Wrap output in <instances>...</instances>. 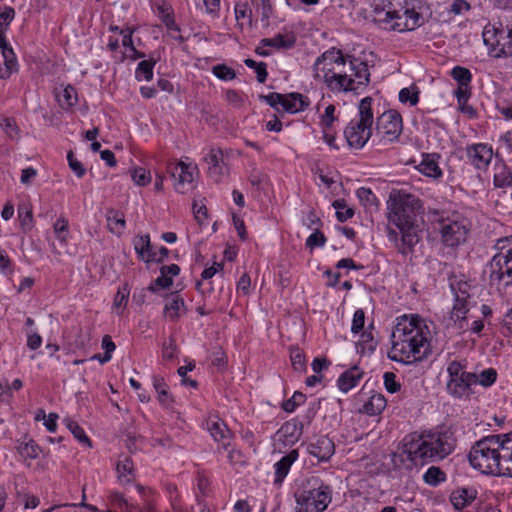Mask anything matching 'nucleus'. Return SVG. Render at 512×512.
<instances>
[{"instance_id": "obj_1", "label": "nucleus", "mask_w": 512, "mask_h": 512, "mask_svg": "<svg viewBox=\"0 0 512 512\" xmlns=\"http://www.w3.org/2000/svg\"><path fill=\"white\" fill-rule=\"evenodd\" d=\"M314 78L323 81L333 92L363 91L370 83L368 65L356 58L344 56L331 48L321 54L313 65Z\"/></svg>"}, {"instance_id": "obj_2", "label": "nucleus", "mask_w": 512, "mask_h": 512, "mask_svg": "<svg viewBox=\"0 0 512 512\" xmlns=\"http://www.w3.org/2000/svg\"><path fill=\"white\" fill-rule=\"evenodd\" d=\"M424 211L419 197L403 190H392L387 200L386 228L388 239L394 242L398 251L408 254L419 242L416 217Z\"/></svg>"}, {"instance_id": "obj_3", "label": "nucleus", "mask_w": 512, "mask_h": 512, "mask_svg": "<svg viewBox=\"0 0 512 512\" xmlns=\"http://www.w3.org/2000/svg\"><path fill=\"white\" fill-rule=\"evenodd\" d=\"M431 331L419 315H403L397 318L392 332L389 358L396 362L412 364L422 361L431 353Z\"/></svg>"}, {"instance_id": "obj_4", "label": "nucleus", "mask_w": 512, "mask_h": 512, "mask_svg": "<svg viewBox=\"0 0 512 512\" xmlns=\"http://www.w3.org/2000/svg\"><path fill=\"white\" fill-rule=\"evenodd\" d=\"M406 449L421 464L438 462L450 455L455 448L453 434L446 430H428L408 434Z\"/></svg>"}, {"instance_id": "obj_5", "label": "nucleus", "mask_w": 512, "mask_h": 512, "mask_svg": "<svg viewBox=\"0 0 512 512\" xmlns=\"http://www.w3.org/2000/svg\"><path fill=\"white\" fill-rule=\"evenodd\" d=\"M296 512H323L332 501V489L319 477H310L296 492Z\"/></svg>"}, {"instance_id": "obj_6", "label": "nucleus", "mask_w": 512, "mask_h": 512, "mask_svg": "<svg viewBox=\"0 0 512 512\" xmlns=\"http://www.w3.org/2000/svg\"><path fill=\"white\" fill-rule=\"evenodd\" d=\"M371 97L363 98L358 105V113L344 130L348 145L354 149L363 148L373 134L374 115Z\"/></svg>"}, {"instance_id": "obj_7", "label": "nucleus", "mask_w": 512, "mask_h": 512, "mask_svg": "<svg viewBox=\"0 0 512 512\" xmlns=\"http://www.w3.org/2000/svg\"><path fill=\"white\" fill-rule=\"evenodd\" d=\"M499 447L498 436L490 435L478 440L468 454L469 463L483 474L500 476L501 468L497 460Z\"/></svg>"}, {"instance_id": "obj_8", "label": "nucleus", "mask_w": 512, "mask_h": 512, "mask_svg": "<svg viewBox=\"0 0 512 512\" xmlns=\"http://www.w3.org/2000/svg\"><path fill=\"white\" fill-rule=\"evenodd\" d=\"M432 213L438 216L435 220L439 223V232L443 245L454 248L466 242L471 228V223L466 217L459 212L446 214L434 210Z\"/></svg>"}, {"instance_id": "obj_9", "label": "nucleus", "mask_w": 512, "mask_h": 512, "mask_svg": "<svg viewBox=\"0 0 512 512\" xmlns=\"http://www.w3.org/2000/svg\"><path fill=\"white\" fill-rule=\"evenodd\" d=\"M498 252L490 262L489 279L492 283L512 284V236L499 239L496 243Z\"/></svg>"}, {"instance_id": "obj_10", "label": "nucleus", "mask_w": 512, "mask_h": 512, "mask_svg": "<svg viewBox=\"0 0 512 512\" xmlns=\"http://www.w3.org/2000/svg\"><path fill=\"white\" fill-rule=\"evenodd\" d=\"M447 373V392L455 398L469 396L470 388L475 384V373L467 372L465 366L458 361L448 364Z\"/></svg>"}, {"instance_id": "obj_11", "label": "nucleus", "mask_w": 512, "mask_h": 512, "mask_svg": "<svg viewBox=\"0 0 512 512\" xmlns=\"http://www.w3.org/2000/svg\"><path fill=\"white\" fill-rule=\"evenodd\" d=\"M402 129V117L396 110L385 111L377 119L376 135L383 144L397 140Z\"/></svg>"}, {"instance_id": "obj_12", "label": "nucleus", "mask_w": 512, "mask_h": 512, "mask_svg": "<svg viewBox=\"0 0 512 512\" xmlns=\"http://www.w3.org/2000/svg\"><path fill=\"white\" fill-rule=\"evenodd\" d=\"M167 172L177 181L176 189L184 192L185 186L193 182L195 174L198 173V168L195 164L185 163L184 161L169 162Z\"/></svg>"}, {"instance_id": "obj_13", "label": "nucleus", "mask_w": 512, "mask_h": 512, "mask_svg": "<svg viewBox=\"0 0 512 512\" xmlns=\"http://www.w3.org/2000/svg\"><path fill=\"white\" fill-rule=\"evenodd\" d=\"M385 21H395L391 26L394 30H414L416 27L420 26L421 15L414 9L388 11L385 16Z\"/></svg>"}, {"instance_id": "obj_14", "label": "nucleus", "mask_w": 512, "mask_h": 512, "mask_svg": "<svg viewBox=\"0 0 512 512\" xmlns=\"http://www.w3.org/2000/svg\"><path fill=\"white\" fill-rule=\"evenodd\" d=\"M499 448L497 457L499 468H501L500 476H512V431L507 434H498Z\"/></svg>"}, {"instance_id": "obj_15", "label": "nucleus", "mask_w": 512, "mask_h": 512, "mask_svg": "<svg viewBox=\"0 0 512 512\" xmlns=\"http://www.w3.org/2000/svg\"><path fill=\"white\" fill-rule=\"evenodd\" d=\"M409 436L406 435L400 442L397 451L390 454L391 464L394 470H412L419 462L418 458L409 455L406 444L409 442Z\"/></svg>"}, {"instance_id": "obj_16", "label": "nucleus", "mask_w": 512, "mask_h": 512, "mask_svg": "<svg viewBox=\"0 0 512 512\" xmlns=\"http://www.w3.org/2000/svg\"><path fill=\"white\" fill-rule=\"evenodd\" d=\"M467 157L477 169H486L493 158V150L487 144H473L467 147Z\"/></svg>"}, {"instance_id": "obj_17", "label": "nucleus", "mask_w": 512, "mask_h": 512, "mask_svg": "<svg viewBox=\"0 0 512 512\" xmlns=\"http://www.w3.org/2000/svg\"><path fill=\"white\" fill-rule=\"evenodd\" d=\"M307 450L310 455L319 461H327L335 452L333 441L327 436H320L315 441L309 443Z\"/></svg>"}, {"instance_id": "obj_18", "label": "nucleus", "mask_w": 512, "mask_h": 512, "mask_svg": "<svg viewBox=\"0 0 512 512\" xmlns=\"http://www.w3.org/2000/svg\"><path fill=\"white\" fill-rule=\"evenodd\" d=\"M180 273V267L177 264L162 266L160 276L155 279L148 287L151 292H156L158 288H169L173 284L172 278Z\"/></svg>"}, {"instance_id": "obj_19", "label": "nucleus", "mask_w": 512, "mask_h": 512, "mask_svg": "<svg viewBox=\"0 0 512 512\" xmlns=\"http://www.w3.org/2000/svg\"><path fill=\"white\" fill-rule=\"evenodd\" d=\"M483 41L484 44L488 47L491 53L495 57H499L497 55V51L500 47H502L504 41H505V35L504 31H500L495 27L486 26L483 31Z\"/></svg>"}, {"instance_id": "obj_20", "label": "nucleus", "mask_w": 512, "mask_h": 512, "mask_svg": "<svg viewBox=\"0 0 512 512\" xmlns=\"http://www.w3.org/2000/svg\"><path fill=\"white\" fill-rule=\"evenodd\" d=\"M309 104V98L300 93L284 95V100L281 102L283 110L289 113L304 111L309 106Z\"/></svg>"}, {"instance_id": "obj_21", "label": "nucleus", "mask_w": 512, "mask_h": 512, "mask_svg": "<svg viewBox=\"0 0 512 512\" xmlns=\"http://www.w3.org/2000/svg\"><path fill=\"white\" fill-rule=\"evenodd\" d=\"M450 288L453 293L454 298L458 299L460 302H468L474 304L472 286L469 282L454 278L450 282Z\"/></svg>"}, {"instance_id": "obj_22", "label": "nucleus", "mask_w": 512, "mask_h": 512, "mask_svg": "<svg viewBox=\"0 0 512 512\" xmlns=\"http://www.w3.org/2000/svg\"><path fill=\"white\" fill-rule=\"evenodd\" d=\"M361 378L362 372L357 366H354L340 375L337 385L342 392L347 393L357 386Z\"/></svg>"}, {"instance_id": "obj_23", "label": "nucleus", "mask_w": 512, "mask_h": 512, "mask_svg": "<svg viewBox=\"0 0 512 512\" xmlns=\"http://www.w3.org/2000/svg\"><path fill=\"white\" fill-rule=\"evenodd\" d=\"M133 244L136 253L142 260L146 262H152L156 260V252L152 250L150 236L148 234L136 236L134 238Z\"/></svg>"}, {"instance_id": "obj_24", "label": "nucleus", "mask_w": 512, "mask_h": 512, "mask_svg": "<svg viewBox=\"0 0 512 512\" xmlns=\"http://www.w3.org/2000/svg\"><path fill=\"white\" fill-rule=\"evenodd\" d=\"M263 46H270L276 49H290L296 43V36L292 32L276 34L272 38H264L260 42Z\"/></svg>"}, {"instance_id": "obj_25", "label": "nucleus", "mask_w": 512, "mask_h": 512, "mask_svg": "<svg viewBox=\"0 0 512 512\" xmlns=\"http://www.w3.org/2000/svg\"><path fill=\"white\" fill-rule=\"evenodd\" d=\"M298 456V450H291L275 464L276 482H282V480L288 474L291 465L297 460Z\"/></svg>"}, {"instance_id": "obj_26", "label": "nucleus", "mask_w": 512, "mask_h": 512, "mask_svg": "<svg viewBox=\"0 0 512 512\" xmlns=\"http://www.w3.org/2000/svg\"><path fill=\"white\" fill-rule=\"evenodd\" d=\"M476 490L461 488L453 491L450 496L451 503L457 509H463L476 498Z\"/></svg>"}, {"instance_id": "obj_27", "label": "nucleus", "mask_w": 512, "mask_h": 512, "mask_svg": "<svg viewBox=\"0 0 512 512\" xmlns=\"http://www.w3.org/2000/svg\"><path fill=\"white\" fill-rule=\"evenodd\" d=\"M494 184L500 188L512 185V172L502 162L496 163L494 166Z\"/></svg>"}, {"instance_id": "obj_28", "label": "nucleus", "mask_w": 512, "mask_h": 512, "mask_svg": "<svg viewBox=\"0 0 512 512\" xmlns=\"http://www.w3.org/2000/svg\"><path fill=\"white\" fill-rule=\"evenodd\" d=\"M184 309V300L179 295L173 294L171 299L165 304L164 314L170 320H176Z\"/></svg>"}, {"instance_id": "obj_29", "label": "nucleus", "mask_w": 512, "mask_h": 512, "mask_svg": "<svg viewBox=\"0 0 512 512\" xmlns=\"http://www.w3.org/2000/svg\"><path fill=\"white\" fill-rule=\"evenodd\" d=\"M386 399L382 394H373L363 405L362 412L375 416L380 414L386 407Z\"/></svg>"}, {"instance_id": "obj_30", "label": "nucleus", "mask_w": 512, "mask_h": 512, "mask_svg": "<svg viewBox=\"0 0 512 512\" xmlns=\"http://www.w3.org/2000/svg\"><path fill=\"white\" fill-rule=\"evenodd\" d=\"M133 462L129 456H122L117 463V472L119 480L122 483L132 482L133 475Z\"/></svg>"}, {"instance_id": "obj_31", "label": "nucleus", "mask_w": 512, "mask_h": 512, "mask_svg": "<svg viewBox=\"0 0 512 512\" xmlns=\"http://www.w3.org/2000/svg\"><path fill=\"white\" fill-rule=\"evenodd\" d=\"M17 450L22 457L29 459H36L41 452V448L36 444V442L32 439H28L27 437H24L23 440L19 441Z\"/></svg>"}, {"instance_id": "obj_32", "label": "nucleus", "mask_w": 512, "mask_h": 512, "mask_svg": "<svg viewBox=\"0 0 512 512\" xmlns=\"http://www.w3.org/2000/svg\"><path fill=\"white\" fill-rule=\"evenodd\" d=\"M473 304L468 302H460L454 298V304L451 310V319L456 323L459 322V328H463V322L466 320V314Z\"/></svg>"}, {"instance_id": "obj_33", "label": "nucleus", "mask_w": 512, "mask_h": 512, "mask_svg": "<svg viewBox=\"0 0 512 512\" xmlns=\"http://www.w3.org/2000/svg\"><path fill=\"white\" fill-rule=\"evenodd\" d=\"M56 99L63 109H69L77 103V93L74 87L68 85L56 93Z\"/></svg>"}, {"instance_id": "obj_34", "label": "nucleus", "mask_w": 512, "mask_h": 512, "mask_svg": "<svg viewBox=\"0 0 512 512\" xmlns=\"http://www.w3.org/2000/svg\"><path fill=\"white\" fill-rule=\"evenodd\" d=\"M446 479V473L437 466H430L423 474V481L432 487L438 486L439 484L445 482Z\"/></svg>"}, {"instance_id": "obj_35", "label": "nucleus", "mask_w": 512, "mask_h": 512, "mask_svg": "<svg viewBox=\"0 0 512 512\" xmlns=\"http://www.w3.org/2000/svg\"><path fill=\"white\" fill-rule=\"evenodd\" d=\"M153 386H154L156 392L158 393L159 402L163 406L169 407L171 405V403L173 402V398L168 391V388H167L166 383L164 382V379L155 376L153 378Z\"/></svg>"}, {"instance_id": "obj_36", "label": "nucleus", "mask_w": 512, "mask_h": 512, "mask_svg": "<svg viewBox=\"0 0 512 512\" xmlns=\"http://www.w3.org/2000/svg\"><path fill=\"white\" fill-rule=\"evenodd\" d=\"M419 170L428 177L439 178L442 176V170L433 156L424 158L419 165Z\"/></svg>"}, {"instance_id": "obj_37", "label": "nucleus", "mask_w": 512, "mask_h": 512, "mask_svg": "<svg viewBox=\"0 0 512 512\" xmlns=\"http://www.w3.org/2000/svg\"><path fill=\"white\" fill-rule=\"evenodd\" d=\"M377 341L374 339L371 332H363L361 335V339L356 344V349L358 353L361 354H370L373 353L376 349Z\"/></svg>"}, {"instance_id": "obj_38", "label": "nucleus", "mask_w": 512, "mask_h": 512, "mask_svg": "<svg viewBox=\"0 0 512 512\" xmlns=\"http://www.w3.org/2000/svg\"><path fill=\"white\" fill-rule=\"evenodd\" d=\"M55 237L61 244L66 245L69 235V224L65 217H60L53 225Z\"/></svg>"}, {"instance_id": "obj_39", "label": "nucleus", "mask_w": 512, "mask_h": 512, "mask_svg": "<svg viewBox=\"0 0 512 512\" xmlns=\"http://www.w3.org/2000/svg\"><path fill=\"white\" fill-rule=\"evenodd\" d=\"M107 222L111 232L121 234L125 228V219L118 211H110L107 215Z\"/></svg>"}, {"instance_id": "obj_40", "label": "nucleus", "mask_w": 512, "mask_h": 512, "mask_svg": "<svg viewBox=\"0 0 512 512\" xmlns=\"http://www.w3.org/2000/svg\"><path fill=\"white\" fill-rule=\"evenodd\" d=\"M64 423H65L66 427L70 430V432L74 435V437L80 443L87 445L89 447L91 446L90 439L85 434L83 428H81L76 421H74L70 418H66V419H64Z\"/></svg>"}, {"instance_id": "obj_41", "label": "nucleus", "mask_w": 512, "mask_h": 512, "mask_svg": "<svg viewBox=\"0 0 512 512\" xmlns=\"http://www.w3.org/2000/svg\"><path fill=\"white\" fill-rule=\"evenodd\" d=\"M155 62L151 60H143L141 61L135 71L136 79L139 81L145 80L149 81L153 77V68Z\"/></svg>"}, {"instance_id": "obj_42", "label": "nucleus", "mask_w": 512, "mask_h": 512, "mask_svg": "<svg viewBox=\"0 0 512 512\" xmlns=\"http://www.w3.org/2000/svg\"><path fill=\"white\" fill-rule=\"evenodd\" d=\"M332 206L336 209V217L339 222H345L354 216V209L348 207L344 199H337Z\"/></svg>"}, {"instance_id": "obj_43", "label": "nucleus", "mask_w": 512, "mask_h": 512, "mask_svg": "<svg viewBox=\"0 0 512 512\" xmlns=\"http://www.w3.org/2000/svg\"><path fill=\"white\" fill-rule=\"evenodd\" d=\"M129 295L130 289L127 284L118 289L113 302V306L117 309L118 314H122V311L127 306Z\"/></svg>"}, {"instance_id": "obj_44", "label": "nucleus", "mask_w": 512, "mask_h": 512, "mask_svg": "<svg viewBox=\"0 0 512 512\" xmlns=\"http://www.w3.org/2000/svg\"><path fill=\"white\" fill-rule=\"evenodd\" d=\"M450 75L458 83V85H470L472 81V74L470 70L462 66H455L451 70Z\"/></svg>"}, {"instance_id": "obj_45", "label": "nucleus", "mask_w": 512, "mask_h": 512, "mask_svg": "<svg viewBox=\"0 0 512 512\" xmlns=\"http://www.w3.org/2000/svg\"><path fill=\"white\" fill-rule=\"evenodd\" d=\"M208 430L215 441H222L227 438L228 428L221 421H212L208 423Z\"/></svg>"}, {"instance_id": "obj_46", "label": "nucleus", "mask_w": 512, "mask_h": 512, "mask_svg": "<svg viewBox=\"0 0 512 512\" xmlns=\"http://www.w3.org/2000/svg\"><path fill=\"white\" fill-rule=\"evenodd\" d=\"M497 379V371L494 368L483 370L479 375L475 373V384L483 387L492 386Z\"/></svg>"}, {"instance_id": "obj_47", "label": "nucleus", "mask_w": 512, "mask_h": 512, "mask_svg": "<svg viewBox=\"0 0 512 512\" xmlns=\"http://www.w3.org/2000/svg\"><path fill=\"white\" fill-rule=\"evenodd\" d=\"M133 182L138 186H146L151 182V174L145 168L137 167L130 171Z\"/></svg>"}, {"instance_id": "obj_48", "label": "nucleus", "mask_w": 512, "mask_h": 512, "mask_svg": "<svg viewBox=\"0 0 512 512\" xmlns=\"http://www.w3.org/2000/svg\"><path fill=\"white\" fill-rule=\"evenodd\" d=\"M244 63L247 67L255 70V72L257 74V80L260 83H264L266 81V78L268 75L266 63L256 62L255 60L250 59V58L245 59Z\"/></svg>"}, {"instance_id": "obj_49", "label": "nucleus", "mask_w": 512, "mask_h": 512, "mask_svg": "<svg viewBox=\"0 0 512 512\" xmlns=\"http://www.w3.org/2000/svg\"><path fill=\"white\" fill-rule=\"evenodd\" d=\"M235 17L238 21V25H243L242 23H239V20L247 19L248 24L252 26V9L247 2H239L235 5Z\"/></svg>"}, {"instance_id": "obj_50", "label": "nucleus", "mask_w": 512, "mask_h": 512, "mask_svg": "<svg viewBox=\"0 0 512 512\" xmlns=\"http://www.w3.org/2000/svg\"><path fill=\"white\" fill-rule=\"evenodd\" d=\"M284 437H290V441H296L301 435V427L295 421L286 422L280 429Z\"/></svg>"}, {"instance_id": "obj_51", "label": "nucleus", "mask_w": 512, "mask_h": 512, "mask_svg": "<svg viewBox=\"0 0 512 512\" xmlns=\"http://www.w3.org/2000/svg\"><path fill=\"white\" fill-rule=\"evenodd\" d=\"M356 195L365 206L371 207L377 205V197L370 188L361 187L356 191Z\"/></svg>"}, {"instance_id": "obj_52", "label": "nucleus", "mask_w": 512, "mask_h": 512, "mask_svg": "<svg viewBox=\"0 0 512 512\" xmlns=\"http://www.w3.org/2000/svg\"><path fill=\"white\" fill-rule=\"evenodd\" d=\"M0 126L11 139L19 136V128L14 118L3 117L0 121Z\"/></svg>"}, {"instance_id": "obj_53", "label": "nucleus", "mask_w": 512, "mask_h": 512, "mask_svg": "<svg viewBox=\"0 0 512 512\" xmlns=\"http://www.w3.org/2000/svg\"><path fill=\"white\" fill-rule=\"evenodd\" d=\"M212 73L220 80L229 81L236 77L235 71L225 64H218L212 68Z\"/></svg>"}, {"instance_id": "obj_54", "label": "nucleus", "mask_w": 512, "mask_h": 512, "mask_svg": "<svg viewBox=\"0 0 512 512\" xmlns=\"http://www.w3.org/2000/svg\"><path fill=\"white\" fill-rule=\"evenodd\" d=\"M399 100L402 103H409L411 106H414L419 101L418 91L416 87L411 88H403L399 92Z\"/></svg>"}, {"instance_id": "obj_55", "label": "nucleus", "mask_w": 512, "mask_h": 512, "mask_svg": "<svg viewBox=\"0 0 512 512\" xmlns=\"http://www.w3.org/2000/svg\"><path fill=\"white\" fill-rule=\"evenodd\" d=\"M335 106L333 104H329L326 108L324 113L320 117V124L323 129H330L333 125V123L337 120V117L335 116Z\"/></svg>"}, {"instance_id": "obj_56", "label": "nucleus", "mask_w": 512, "mask_h": 512, "mask_svg": "<svg viewBox=\"0 0 512 512\" xmlns=\"http://www.w3.org/2000/svg\"><path fill=\"white\" fill-rule=\"evenodd\" d=\"M306 396L301 392H295L293 396L284 401L282 408L286 412H293L299 405L305 402Z\"/></svg>"}, {"instance_id": "obj_57", "label": "nucleus", "mask_w": 512, "mask_h": 512, "mask_svg": "<svg viewBox=\"0 0 512 512\" xmlns=\"http://www.w3.org/2000/svg\"><path fill=\"white\" fill-rule=\"evenodd\" d=\"M384 386L389 393L400 391L401 384L397 381L393 372H385L383 375Z\"/></svg>"}, {"instance_id": "obj_58", "label": "nucleus", "mask_w": 512, "mask_h": 512, "mask_svg": "<svg viewBox=\"0 0 512 512\" xmlns=\"http://www.w3.org/2000/svg\"><path fill=\"white\" fill-rule=\"evenodd\" d=\"M290 358L292 366L296 371H303L305 369V357L299 348L291 349Z\"/></svg>"}, {"instance_id": "obj_59", "label": "nucleus", "mask_w": 512, "mask_h": 512, "mask_svg": "<svg viewBox=\"0 0 512 512\" xmlns=\"http://www.w3.org/2000/svg\"><path fill=\"white\" fill-rule=\"evenodd\" d=\"M67 160L71 170L76 174L78 178H82L86 173V169L84 168L83 164L74 156L72 151L68 152Z\"/></svg>"}, {"instance_id": "obj_60", "label": "nucleus", "mask_w": 512, "mask_h": 512, "mask_svg": "<svg viewBox=\"0 0 512 512\" xmlns=\"http://www.w3.org/2000/svg\"><path fill=\"white\" fill-rule=\"evenodd\" d=\"M252 5L260 11L262 20L267 21L272 13V7L269 0H251Z\"/></svg>"}, {"instance_id": "obj_61", "label": "nucleus", "mask_w": 512, "mask_h": 512, "mask_svg": "<svg viewBox=\"0 0 512 512\" xmlns=\"http://www.w3.org/2000/svg\"><path fill=\"white\" fill-rule=\"evenodd\" d=\"M505 41L502 47L497 51L498 56H512V25L507 27V33L505 35Z\"/></svg>"}, {"instance_id": "obj_62", "label": "nucleus", "mask_w": 512, "mask_h": 512, "mask_svg": "<svg viewBox=\"0 0 512 512\" xmlns=\"http://www.w3.org/2000/svg\"><path fill=\"white\" fill-rule=\"evenodd\" d=\"M326 242V238L324 234L319 231V229H315V231L307 238L306 246L310 248L321 247L324 246Z\"/></svg>"}, {"instance_id": "obj_63", "label": "nucleus", "mask_w": 512, "mask_h": 512, "mask_svg": "<svg viewBox=\"0 0 512 512\" xmlns=\"http://www.w3.org/2000/svg\"><path fill=\"white\" fill-rule=\"evenodd\" d=\"M112 504L114 508H119L123 512H134L135 507L130 505L128 501L119 493L112 496Z\"/></svg>"}, {"instance_id": "obj_64", "label": "nucleus", "mask_w": 512, "mask_h": 512, "mask_svg": "<svg viewBox=\"0 0 512 512\" xmlns=\"http://www.w3.org/2000/svg\"><path fill=\"white\" fill-rule=\"evenodd\" d=\"M4 68L0 69V78L7 79L10 77L12 72L17 71L18 63L16 56L13 58L4 60Z\"/></svg>"}]
</instances>
